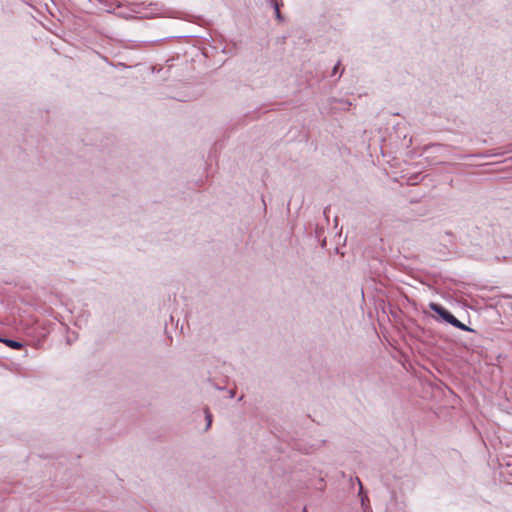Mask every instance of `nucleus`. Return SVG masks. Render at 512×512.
Here are the masks:
<instances>
[{"instance_id":"nucleus-1","label":"nucleus","mask_w":512,"mask_h":512,"mask_svg":"<svg viewBox=\"0 0 512 512\" xmlns=\"http://www.w3.org/2000/svg\"><path fill=\"white\" fill-rule=\"evenodd\" d=\"M458 238L463 244L469 242L476 249L474 255L483 261L499 263L507 260L512 252V238L509 231L499 224L485 221L472 224L463 221L458 226Z\"/></svg>"},{"instance_id":"nucleus-2","label":"nucleus","mask_w":512,"mask_h":512,"mask_svg":"<svg viewBox=\"0 0 512 512\" xmlns=\"http://www.w3.org/2000/svg\"><path fill=\"white\" fill-rule=\"evenodd\" d=\"M429 307L433 312H435L438 315L436 319H439L444 323H448V310H446L441 305L433 302L429 304Z\"/></svg>"},{"instance_id":"nucleus-3","label":"nucleus","mask_w":512,"mask_h":512,"mask_svg":"<svg viewBox=\"0 0 512 512\" xmlns=\"http://www.w3.org/2000/svg\"><path fill=\"white\" fill-rule=\"evenodd\" d=\"M0 342L5 344L6 346H8L11 349L20 350L21 348H23V344L21 342L13 340V339L0 337Z\"/></svg>"},{"instance_id":"nucleus-4","label":"nucleus","mask_w":512,"mask_h":512,"mask_svg":"<svg viewBox=\"0 0 512 512\" xmlns=\"http://www.w3.org/2000/svg\"><path fill=\"white\" fill-rule=\"evenodd\" d=\"M450 325L459 328L464 331L473 332V329L462 323L460 320H458L457 317H455L453 314L450 313Z\"/></svg>"},{"instance_id":"nucleus-5","label":"nucleus","mask_w":512,"mask_h":512,"mask_svg":"<svg viewBox=\"0 0 512 512\" xmlns=\"http://www.w3.org/2000/svg\"><path fill=\"white\" fill-rule=\"evenodd\" d=\"M204 414H205V420H206V428L205 430L207 431L208 429H210L211 425H212V414L209 410L208 407H206L204 409Z\"/></svg>"},{"instance_id":"nucleus-6","label":"nucleus","mask_w":512,"mask_h":512,"mask_svg":"<svg viewBox=\"0 0 512 512\" xmlns=\"http://www.w3.org/2000/svg\"><path fill=\"white\" fill-rule=\"evenodd\" d=\"M329 101L330 103L338 102L340 104H343L344 106H346L343 109H348V107L351 106V102H349L348 100H337L336 98H330Z\"/></svg>"},{"instance_id":"nucleus-7","label":"nucleus","mask_w":512,"mask_h":512,"mask_svg":"<svg viewBox=\"0 0 512 512\" xmlns=\"http://www.w3.org/2000/svg\"><path fill=\"white\" fill-rule=\"evenodd\" d=\"M449 399H450V406H454L459 400L458 396L452 390H450Z\"/></svg>"},{"instance_id":"nucleus-8","label":"nucleus","mask_w":512,"mask_h":512,"mask_svg":"<svg viewBox=\"0 0 512 512\" xmlns=\"http://www.w3.org/2000/svg\"><path fill=\"white\" fill-rule=\"evenodd\" d=\"M273 6H274V9H275L276 18H277L278 20H283V17H282V15H281V12H280V8H279V4H278V2H277V1H274Z\"/></svg>"},{"instance_id":"nucleus-9","label":"nucleus","mask_w":512,"mask_h":512,"mask_svg":"<svg viewBox=\"0 0 512 512\" xmlns=\"http://www.w3.org/2000/svg\"><path fill=\"white\" fill-rule=\"evenodd\" d=\"M340 65H341V63H340V61H338V62L336 63V65L333 67V70H332V76H333V75H335V74L338 72V70H339V68H340Z\"/></svg>"},{"instance_id":"nucleus-10","label":"nucleus","mask_w":512,"mask_h":512,"mask_svg":"<svg viewBox=\"0 0 512 512\" xmlns=\"http://www.w3.org/2000/svg\"><path fill=\"white\" fill-rule=\"evenodd\" d=\"M229 397H230V398H234V397H235V390H234V389H231V390L229 391Z\"/></svg>"},{"instance_id":"nucleus-11","label":"nucleus","mask_w":512,"mask_h":512,"mask_svg":"<svg viewBox=\"0 0 512 512\" xmlns=\"http://www.w3.org/2000/svg\"><path fill=\"white\" fill-rule=\"evenodd\" d=\"M357 481H358V483H359V486H360V492H361V491H362V489H363L362 483H361V481L359 480V478H357Z\"/></svg>"}]
</instances>
